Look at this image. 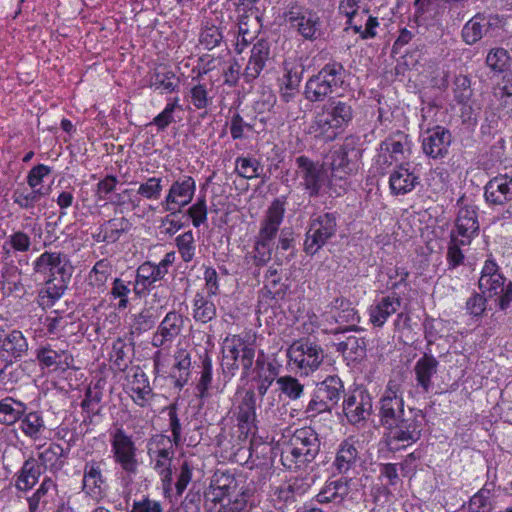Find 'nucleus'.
I'll list each match as a JSON object with an SVG mask.
<instances>
[{"label":"nucleus","mask_w":512,"mask_h":512,"mask_svg":"<svg viewBox=\"0 0 512 512\" xmlns=\"http://www.w3.org/2000/svg\"><path fill=\"white\" fill-rule=\"evenodd\" d=\"M252 496L249 488L239 485L233 475H221L204 492L206 512H244Z\"/></svg>","instance_id":"nucleus-1"},{"label":"nucleus","mask_w":512,"mask_h":512,"mask_svg":"<svg viewBox=\"0 0 512 512\" xmlns=\"http://www.w3.org/2000/svg\"><path fill=\"white\" fill-rule=\"evenodd\" d=\"M321 442L311 427L297 429L281 454V462L291 471L306 470L320 452Z\"/></svg>","instance_id":"nucleus-2"},{"label":"nucleus","mask_w":512,"mask_h":512,"mask_svg":"<svg viewBox=\"0 0 512 512\" xmlns=\"http://www.w3.org/2000/svg\"><path fill=\"white\" fill-rule=\"evenodd\" d=\"M222 370L225 375L233 377L241 367L242 377L251 374L253 364H256L255 339L245 335H231L224 340Z\"/></svg>","instance_id":"nucleus-3"},{"label":"nucleus","mask_w":512,"mask_h":512,"mask_svg":"<svg viewBox=\"0 0 512 512\" xmlns=\"http://www.w3.org/2000/svg\"><path fill=\"white\" fill-rule=\"evenodd\" d=\"M426 419L422 410L408 408L406 415L385 428L384 440L390 450H398L416 443L422 435Z\"/></svg>","instance_id":"nucleus-4"},{"label":"nucleus","mask_w":512,"mask_h":512,"mask_svg":"<svg viewBox=\"0 0 512 512\" xmlns=\"http://www.w3.org/2000/svg\"><path fill=\"white\" fill-rule=\"evenodd\" d=\"M346 70L340 62L332 61L308 79L305 85V98L311 102L323 101L330 94L342 87Z\"/></svg>","instance_id":"nucleus-5"},{"label":"nucleus","mask_w":512,"mask_h":512,"mask_svg":"<svg viewBox=\"0 0 512 512\" xmlns=\"http://www.w3.org/2000/svg\"><path fill=\"white\" fill-rule=\"evenodd\" d=\"M479 289L487 298L496 297L500 310H506L512 302V282L507 281L497 263L487 259L478 282Z\"/></svg>","instance_id":"nucleus-6"},{"label":"nucleus","mask_w":512,"mask_h":512,"mask_svg":"<svg viewBox=\"0 0 512 512\" xmlns=\"http://www.w3.org/2000/svg\"><path fill=\"white\" fill-rule=\"evenodd\" d=\"M363 149L356 144L354 138H347L343 145L332 150L323 165L331 171L333 179H345L355 174L360 166Z\"/></svg>","instance_id":"nucleus-7"},{"label":"nucleus","mask_w":512,"mask_h":512,"mask_svg":"<svg viewBox=\"0 0 512 512\" xmlns=\"http://www.w3.org/2000/svg\"><path fill=\"white\" fill-rule=\"evenodd\" d=\"M283 17L305 40L314 41L323 35V23L317 12L299 5L296 1L287 5Z\"/></svg>","instance_id":"nucleus-8"},{"label":"nucleus","mask_w":512,"mask_h":512,"mask_svg":"<svg viewBox=\"0 0 512 512\" xmlns=\"http://www.w3.org/2000/svg\"><path fill=\"white\" fill-rule=\"evenodd\" d=\"M344 393V384L337 375L327 376L316 384L313 397L309 401L305 413L314 417L320 413L331 412Z\"/></svg>","instance_id":"nucleus-9"},{"label":"nucleus","mask_w":512,"mask_h":512,"mask_svg":"<svg viewBox=\"0 0 512 512\" xmlns=\"http://www.w3.org/2000/svg\"><path fill=\"white\" fill-rule=\"evenodd\" d=\"M402 378H391L380 398V422L384 429L406 415Z\"/></svg>","instance_id":"nucleus-10"},{"label":"nucleus","mask_w":512,"mask_h":512,"mask_svg":"<svg viewBox=\"0 0 512 512\" xmlns=\"http://www.w3.org/2000/svg\"><path fill=\"white\" fill-rule=\"evenodd\" d=\"M337 231V218L334 213H324L311 219L306 232L304 251L307 254L317 253Z\"/></svg>","instance_id":"nucleus-11"},{"label":"nucleus","mask_w":512,"mask_h":512,"mask_svg":"<svg viewBox=\"0 0 512 512\" xmlns=\"http://www.w3.org/2000/svg\"><path fill=\"white\" fill-rule=\"evenodd\" d=\"M287 355L290 361L306 375L317 370L324 359L322 347L310 339L293 342L288 348Z\"/></svg>","instance_id":"nucleus-12"},{"label":"nucleus","mask_w":512,"mask_h":512,"mask_svg":"<svg viewBox=\"0 0 512 512\" xmlns=\"http://www.w3.org/2000/svg\"><path fill=\"white\" fill-rule=\"evenodd\" d=\"M35 273L48 276V279H62L68 282L72 276V265L64 253L44 252L34 262Z\"/></svg>","instance_id":"nucleus-13"},{"label":"nucleus","mask_w":512,"mask_h":512,"mask_svg":"<svg viewBox=\"0 0 512 512\" xmlns=\"http://www.w3.org/2000/svg\"><path fill=\"white\" fill-rule=\"evenodd\" d=\"M295 162L297 175L301 179L300 184L310 197H317L327 180L326 171L323 168L324 165H320L303 155L297 157Z\"/></svg>","instance_id":"nucleus-14"},{"label":"nucleus","mask_w":512,"mask_h":512,"mask_svg":"<svg viewBox=\"0 0 512 512\" xmlns=\"http://www.w3.org/2000/svg\"><path fill=\"white\" fill-rule=\"evenodd\" d=\"M111 448L114 460L128 474L137 472L136 447L132 438L121 428L112 435Z\"/></svg>","instance_id":"nucleus-15"},{"label":"nucleus","mask_w":512,"mask_h":512,"mask_svg":"<svg viewBox=\"0 0 512 512\" xmlns=\"http://www.w3.org/2000/svg\"><path fill=\"white\" fill-rule=\"evenodd\" d=\"M195 190V180L191 176H183L172 183L161 206L165 211L175 214L192 201Z\"/></svg>","instance_id":"nucleus-16"},{"label":"nucleus","mask_w":512,"mask_h":512,"mask_svg":"<svg viewBox=\"0 0 512 512\" xmlns=\"http://www.w3.org/2000/svg\"><path fill=\"white\" fill-rule=\"evenodd\" d=\"M501 24L502 20L498 15L477 13L463 26L462 39L466 44L473 45L500 28Z\"/></svg>","instance_id":"nucleus-17"},{"label":"nucleus","mask_w":512,"mask_h":512,"mask_svg":"<svg viewBox=\"0 0 512 512\" xmlns=\"http://www.w3.org/2000/svg\"><path fill=\"white\" fill-rule=\"evenodd\" d=\"M106 462L104 459H90L85 462L83 467L82 490L87 495L95 497L104 491L106 478L103 474V468Z\"/></svg>","instance_id":"nucleus-18"},{"label":"nucleus","mask_w":512,"mask_h":512,"mask_svg":"<svg viewBox=\"0 0 512 512\" xmlns=\"http://www.w3.org/2000/svg\"><path fill=\"white\" fill-rule=\"evenodd\" d=\"M343 129L335 115L331 112L329 107L324 104L320 111L314 117L312 124L309 127V133L315 138L324 141H332L336 138L339 130Z\"/></svg>","instance_id":"nucleus-19"},{"label":"nucleus","mask_w":512,"mask_h":512,"mask_svg":"<svg viewBox=\"0 0 512 512\" xmlns=\"http://www.w3.org/2000/svg\"><path fill=\"white\" fill-rule=\"evenodd\" d=\"M454 231L462 245H469L474 237L479 234V222L476 208L474 206H464L458 211L455 220Z\"/></svg>","instance_id":"nucleus-20"},{"label":"nucleus","mask_w":512,"mask_h":512,"mask_svg":"<svg viewBox=\"0 0 512 512\" xmlns=\"http://www.w3.org/2000/svg\"><path fill=\"white\" fill-rule=\"evenodd\" d=\"M183 326L184 319L181 314L176 311L168 312L152 336V346L161 348L166 346L167 343H172L180 335Z\"/></svg>","instance_id":"nucleus-21"},{"label":"nucleus","mask_w":512,"mask_h":512,"mask_svg":"<svg viewBox=\"0 0 512 512\" xmlns=\"http://www.w3.org/2000/svg\"><path fill=\"white\" fill-rule=\"evenodd\" d=\"M284 212L283 203L279 199L273 201L264 220L260 224L256 240L274 246V240L283 221Z\"/></svg>","instance_id":"nucleus-22"},{"label":"nucleus","mask_w":512,"mask_h":512,"mask_svg":"<svg viewBox=\"0 0 512 512\" xmlns=\"http://www.w3.org/2000/svg\"><path fill=\"white\" fill-rule=\"evenodd\" d=\"M451 142L452 136L450 131L444 127L437 126L429 130L427 135L423 137L422 149L427 156L433 159L443 158L448 154Z\"/></svg>","instance_id":"nucleus-23"},{"label":"nucleus","mask_w":512,"mask_h":512,"mask_svg":"<svg viewBox=\"0 0 512 512\" xmlns=\"http://www.w3.org/2000/svg\"><path fill=\"white\" fill-rule=\"evenodd\" d=\"M372 410V401L368 394L359 391L344 399L343 411L349 423L355 425L365 421Z\"/></svg>","instance_id":"nucleus-24"},{"label":"nucleus","mask_w":512,"mask_h":512,"mask_svg":"<svg viewBox=\"0 0 512 512\" xmlns=\"http://www.w3.org/2000/svg\"><path fill=\"white\" fill-rule=\"evenodd\" d=\"M28 349L27 341L20 331H12L1 336L0 359L7 363H12L26 354Z\"/></svg>","instance_id":"nucleus-25"},{"label":"nucleus","mask_w":512,"mask_h":512,"mask_svg":"<svg viewBox=\"0 0 512 512\" xmlns=\"http://www.w3.org/2000/svg\"><path fill=\"white\" fill-rule=\"evenodd\" d=\"M269 57L270 43L265 39H259L251 49L250 59L243 73L247 82L253 81L260 75Z\"/></svg>","instance_id":"nucleus-26"},{"label":"nucleus","mask_w":512,"mask_h":512,"mask_svg":"<svg viewBox=\"0 0 512 512\" xmlns=\"http://www.w3.org/2000/svg\"><path fill=\"white\" fill-rule=\"evenodd\" d=\"M236 417L242 433H255L256 431V397L252 390L245 392L237 406Z\"/></svg>","instance_id":"nucleus-27"},{"label":"nucleus","mask_w":512,"mask_h":512,"mask_svg":"<svg viewBox=\"0 0 512 512\" xmlns=\"http://www.w3.org/2000/svg\"><path fill=\"white\" fill-rule=\"evenodd\" d=\"M419 184V176L410 171L407 164L401 163L389 177V187L393 195H405Z\"/></svg>","instance_id":"nucleus-28"},{"label":"nucleus","mask_w":512,"mask_h":512,"mask_svg":"<svg viewBox=\"0 0 512 512\" xmlns=\"http://www.w3.org/2000/svg\"><path fill=\"white\" fill-rule=\"evenodd\" d=\"M379 150L388 152L396 162H401L411 153V140L406 133L396 131L380 143Z\"/></svg>","instance_id":"nucleus-29"},{"label":"nucleus","mask_w":512,"mask_h":512,"mask_svg":"<svg viewBox=\"0 0 512 512\" xmlns=\"http://www.w3.org/2000/svg\"><path fill=\"white\" fill-rule=\"evenodd\" d=\"M438 365L437 359L428 353H424L414 365L417 386L421 387L425 393H428L433 387L432 378L437 373Z\"/></svg>","instance_id":"nucleus-30"},{"label":"nucleus","mask_w":512,"mask_h":512,"mask_svg":"<svg viewBox=\"0 0 512 512\" xmlns=\"http://www.w3.org/2000/svg\"><path fill=\"white\" fill-rule=\"evenodd\" d=\"M401 300L399 297L385 296L376 304L369 308L370 322L377 327H381L387 319L400 308Z\"/></svg>","instance_id":"nucleus-31"},{"label":"nucleus","mask_w":512,"mask_h":512,"mask_svg":"<svg viewBox=\"0 0 512 512\" xmlns=\"http://www.w3.org/2000/svg\"><path fill=\"white\" fill-rule=\"evenodd\" d=\"M253 371L255 373L253 379L257 382V391L260 396H264L278 374L277 368L272 363L265 361L264 353L261 351L256 358Z\"/></svg>","instance_id":"nucleus-32"},{"label":"nucleus","mask_w":512,"mask_h":512,"mask_svg":"<svg viewBox=\"0 0 512 512\" xmlns=\"http://www.w3.org/2000/svg\"><path fill=\"white\" fill-rule=\"evenodd\" d=\"M37 359L46 367L65 371L74 367V358L68 352L56 351L50 347H42L37 351Z\"/></svg>","instance_id":"nucleus-33"},{"label":"nucleus","mask_w":512,"mask_h":512,"mask_svg":"<svg viewBox=\"0 0 512 512\" xmlns=\"http://www.w3.org/2000/svg\"><path fill=\"white\" fill-rule=\"evenodd\" d=\"M358 459L359 452L355 443L350 439H346L340 444L337 450L333 467L338 473L344 474L356 466Z\"/></svg>","instance_id":"nucleus-34"},{"label":"nucleus","mask_w":512,"mask_h":512,"mask_svg":"<svg viewBox=\"0 0 512 512\" xmlns=\"http://www.w3.org/2000/svg\"><path fill=\"white\" fill-rule=\"evenodd\" d=\"M191 375V354L185 349H179L174 354V364L170 377L174 386L181 389L187 383Z\"/></svg>","instance_id":"nucleus-35"},{"label":"nucleus","mask_w":512,"mask_h":512,"mask_svg":"<svg viewBox=\"0 0 512 512\" xmlns=\"http://www.w3.org/2000/svg\"><path fill=\"white\" fill-rule=\"evenodd\" d=\"M349 490V480L342 477L337 480L327 481L316 498L319 503H341L349 494Z\"/></svg>","instance_id":"nucleus-36"},{"label":"nucleus","mask_w":512,"mask_h":512,"mask_svg":"<svg viewBox=\"0 0 512 512\" xmlns=\"http://www.w3.org/2000/svg\"><path fill=\"white\" fill-rule=\"evenodd\" d=\"M484 196L487 202L493 205H503L512 200V192L502 176L494 177L485 186Z\"/></svg>","instance_id":"nucleus-37"},{"label":"nucleus","mask_w":512,"mask_h":512,"mask_svg":"<svg viewBox=\"0 0 512 512\" xmlns=\"http://www.w3.org/2000/svg\"><path fill=\"white\" fill-rule=\"evenodd\" d=\"M56 484L51 478H45L36 492L28 499L30 512H43L56 495Z\"/></svg>","instance_id":"nucleus-38"},{"label":"nucleus","mask_w":512,"mask_h":512,"mask_svg":"<svg viewBox=\"0 0 512 512\" xmlns=\"http://www.w3.org/2000/svg\"><path fill=\"white\" fill-rule=\"evenodd\" d=\"M131 226V222L125 217L110 219L101 225L97 241L114 243L122 234L127 233Z\"/></svg>","instance_id":"nucleus-39"},{"label":"nucleus","mask_w":512,"mask_h":512,"mask_svg":"<svg viewBox=\"0 0 512 512\" xmlns=\"http://www.w3.org/2000/svg\"><path fill=\"white\" fill-rule=\"evenodd\" d=\"M131 391L135 394L133 401L140 407H145L154 396L149 379L142 370L136 371L132 376Z\"/></svg>","instance_id":"nucleus-40"},{"label":"nucleus","mask_w":512,"mask_h":512,"mask_svg":"<svg viewBox=\"0 0 512 512\" xmlns=\"http://www.w3.org/2000/svg\"><path fill=\"white\" fill-rule=\"evenodd\" d=\"M285 71V74L280 79V97L282 101L289 103L299 93L302 71H299L297 67L290 69L285 67Z\"/></svg>","instance_id":"nucleus-41"},{"label":"nucleus","mask_w":512,"mask_h":512,"mask_svg":"<svg viewBox=\"0 0 512 512\" xmlns=\"http://www.w3.org/2000/svg\"><path fill=\"white\" fill-rule=\"evenodd\" d=\"M26 405L12 397L0 400V424L13 425L24 415Z\"/></svg>","instance_id":"nucleus-42"},{"label":"nucleus","mask_w":512,"mask_h":512,"mask_svg":"<svg viewBox=\"0 0 512 512\" xmlns=\"http://www.w3.org/2000/svg\"><path fill=\"white\" fill-rule=\"evenodd\" d=\"M166 274L167 270H161L156 264L147 261L141 264L136 271V284H141L144 289H147L162 280Z\"/></svg>","instance_id":"nucleus-43"},{"label":"nucleus","mask_w":512,"mask_h":512,"mask_svg":"<svg viewBox=\"0 0 512 512\" xmlns=\"http://www.w3.org/2000/svg\"><path fill=\"white\" fill-rule=\"evenodd\" d=\"M216 306L201 293H197L193 300V318L196 322L203 324L210 322L216 317Z\"/></svg>","instance_id":"nucleus-44"},{"label":"nucleus","mask_w":512,"mask_h":512,"mask_svg":"<svg viewBox=\"0 0 512 512\" xmlns=\"http://www.w3.org/2000/svg\"><path fill=\"white\" fill-rule=\"evenodd\" d=\"M64 449L60 444L51 443L43 451L39 452L38 459L46 469L60 470L64 464Z\"/></svg>","instance_id":"nucleus-45"},{"label":"nucleus","mask_w":512,"mask_h":512,"mask_svg":"<svg viewBox=\"0 0 512 512\" xmlns=\"http://www.w3.org/2000/svg\"><path fill=\"white\" fill-rule=\"evenodd\" d=\"M41 474L40 466L33 458L26 460L22 466L16 486L20 490H27L35 485Z\"/></svg>","instance_id":"nucleus-46"},{"label":"nucleus","mask_w":512,"mask_h":512,"mask_svg":"<svg viewBox=\"0 0 512 512\" xmlns=\"http://www.w3.org/2000/svg\"><path fill=\"white\" fill-rule=\"evenodd\" d=\"M179 85V78L166 68L156 70L150 78V86L166 93L173 92Z\"/></svg>","instance_id":"nucleus-47"},{"label":"nucleus","mask_w":512,"mask_h":512,"mask_svg":"<svg viewBox=\"0 0 512 512\" xmlns=\"http://www.w3.org/2000/svg\"><path fill=\"white\" fill-rule=\"evenodd\" d=\"M336 350L351 359L362 357L366 351L365 338L350 335L337 344Z\"/></svg>","instance_id":"nucleus-48"},{"label":"nucleus","mask_w":512,"mask_h":512,"mask_svg":"<svg viewBox=\"0 0 512 512\" xmlns=\"http://www.w3.org/2000/svg\"><path fill=\"white\" fill-rule=\"evenodd\" d=\"M511 57L509 52L504 48L491 49L486 57L487 66L494 73H504L510 69Z\"/></svg>","instance_id":"nucleus-49"},{"label":"nucleus","mask_w":512,"mask_h":512,"mask_svg":"<svg viewBox=\"0 0 512 512\" xmlns=\"http://www.w3.org/2000/svg\"><path fill=\"white\" fill-rule=\"evenodd\" d=\"M47 194L42 188H34L28 191L26 188H18L13 192L12 199L22 209H31Z\"/></svg>","instance_id":"nucleus-50"},{"label":"nucleus","mask_w":512,"mask_h":512,"mask_svg":"<svg viewBox=\"0 0 512 512\" xmlns=\"http://www.w3.org/2000/svg\"><path fill=\"white\" fill-rule=\"evenodd\" d=\"M263 168L257 159L250 157H238L236 159V171L238 175L245 179L262 178L266 175L262 174Z\"/></svg>","instance_id":"nucleus-51"},{"label":"nucleus","mask_w":512,"mask_h":512,"mask_svg":"<svg viewBox=\"0 0 512 512\" xmlns=\"http://www.w3.org/2000/svg\"><path fill=\"white\" fill-rule=\"evenodd\" d=\"M352 102L351 99L348 101L333 99L326 103L343 128L353 119L354 109Z\"/></svg>","instance_id":"nucleus-52"},{"label":"nucleus","mask_w":512,"mask_h":512,"mask_svg":"<svg viewBox=\"0 0 512 512\" xmlns=\"http://www.w3.org/2000/svg\"><path fill=\"white\" fill-rule=\"evenodd\" d=\"M173 451L162 448L156 451L155 469L162 477L164 485H170L172 482V471L170 469V462L172 460Z\"/></svg>","instance_id":"nucleus-53"},{"label":"nucleus","mask_w":512,"mask_h":512,"mask_svg":"<svg viewBox=\"0 0 512 512\" xmlns=\"http://www.w3.org/2000/svg\"><path fill=\"white\" fill-rule=\"evenodd\" d=\"M21 420V430L25 435L31 438H38L45 429L44 420L37 412H30L23 415Z\"/></svg>","instance_id":"nucleus-54"},{"label":"nucleus","mask_w":512,"mask_h":512,"mask_svg":"<svg viewBox=\"0 0 512 512\" xmlns=\"http://www.w3.org/2000/svg\"><path fill=\"white\" fill-rule=\"evenodd\" d=\"M212 383V361L206 353L202 359V371L200 379L197 383L196 390L198 396L205 399L209 396V389Z\"/></svg>","instance_id":"nucleus-55"},{"label":"nucleus","mask_w":512,"mask_h":512,"mask_svg":"<svg viewBox=\"0 0 512 512\" xmlns=\"http://www.w3.org/2000/svg\"><path fill=\"white\" fill-rule=\"evenodd\" d=\"M454 99L459 104H467L473 95L471 81L466 75H458L453 82Z\"/></svg>","instance_id":"nucleus-56"},{"label":"nucleus","mask_w":512,"mask_h":512,"mask_svg":"<svg viewBox=\"0 0 512 512\" xmlns=\"http://www.w3.org/2000/svg\"><path fill=\"white\" fill-rule=\"evenodd\" d=\"M163 190L162 178L150 177L140 183L137 194L147 200H158Z\"/></svg>","instance_id":"nucleus-57"},{"label":"nucleus","mask_w":512,"mask_h":512,"mask_svg":"<svg viewBox=\"0 0 512 512\" xmlns=\"http://www.w3.org/2000/svg\"><path fill=\"white\" fill-rule=\"evenodd\" d=\"M279 389L291 400L299 399L304 392V386L292 376H282L276 380Z\"/></svg>","instance_id":"nucleus-58"},{"label":"nucleus","mask_w":512,"mask_h":512,"mask_svg":"<svg viewBox=\"0 0 512 512\" xmlns=\"http://www.w3.org/2000/svg\"><path fill=\"white\" fill-rule=\"evenodd\" d=\"M222 40L223 35L219 27L208 23L202 28L199 36L200 44L208 50L219 46Z\"/></svg>","instance_id":"nucleus-59"},{"label":"nucleus","mask_w":512,"mask_h":512,"mask_svg":"<svg viewBox=\"0 0 512 512\" xmlns=\"http://www.w3.org/2000/svg\"><path fill=\"white\" fill-rule=\"evenodd\" d=\"M111 270L112 267L107 260H99L89 273L90 283L98 288L103 287L111 275Z\"/></svg>","instance_id":"nucleus-60"},{"label":"nucleus","mask_w":512,"mask_h":512,"mask_svg":"<svg viewBox=\"0 0 512 512\" xmlns=\"http://www.w3.org/2000/svg\"><path fill=\"white\" fill-rule=\"evenodd\" d=\"M491 490L483 487L469 501V512H490L492 503L490 501Z\"/></svg>","instance_id":"nucleus-61"},{"label":"nucleus","mask_w":512,"mask_h":512,"mask_svg":"<svg viewBox=\"0 0 512 512\" xmlns=\"http://www.w3.org/2000/svg\"><path fill=\"white\" fill-rule=\"evenodd\" d=\"M66 283L62 282V279H47L45 287L40 292L41 298L43 300L48 298L46 303L53 304L63 295Z\"/></svg>","instance_id":"nucleus-62"},{"label":"nucleus","mask_w":512,"mask_h":512,"mask_svg":"<svg viewBox=\"0 0 512 512\" xmlns=\"http://www.w3.org/2000/svg\"><path fill=\"white\" fill-rule=\"evenodd\" d=\"M127 351L128 345L123 340L118 339L113 343L110 359L113 361L114 366L120 371H124L130 363Z\"/></svg>","instance_id":"nucleus-63"},{"label":"nucleus","mask_w":512,"mask_h":512,"mask_svg":"<svg viewBox=\"0 0 512 512\" xmlns=\"http://www.w3.org/2000/svg\"><path fill=\"white\" fill-rule=\"evenodd\" d=\"M194 235L192 231H187L176 238L178 251L184 262H190L195 254Z\"/></svg>","instance_id":"nucleus-64"}]
</instances>
